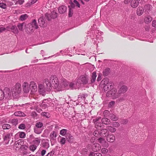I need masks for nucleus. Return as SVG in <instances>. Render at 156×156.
Wrapping results in <instances>:
<instances>
[{
  "mask_svg": "<svg viewBox=\"0 0 156 156\" xmlns=\"http://www.w3.org/2000/svg\"><path fill=\"white\" fill-rule=\"evenodd\" d=\"M89 155V156H102V154L100 153H94L93 152H90Z\"/></svg>",
  "mask_w": 156,
  "mask_h": 156,
  "instance_id": "nucleus-40",
  "label": "nucleus"
},
{
  "mask_svg": "<svg viewBox=\"0 0 156 156\" xmlns=\"http://www.w3.org/2000/svg\"><path fill=\"white\" fill-rule=\"evenodd\" d=\"M37 85L34 81H31L30 84L25 82L23 84V90L26 93H28L30 90L34 93L37 91Z\"/></svg>",
  "mask_w": 156,
  "mask_h": 156,
  "instance_id": "nucleus-1",
  "label": "nucleus"
},
{
  "mask_svg": "<svg viewBox=\"0 0 156 156\" xmlns=\"http://www.w3.org/2000/svg\"><path fill=\"white\" fill-rule=\"evenodd\" d=\"M125 98L123 97H121L118 98L117 100V101L118 102H121L125 100Z\"/></svg>",
  "mask_w": 156,
  "mask_h": 156,
  "instance_id": "nucleus-58",
  "label": "nucleus"
},
{
  "mask_svg": "<svg viewBox=\"0 0 156 156\" xmlns=\"http://www.w3.org/2000/svg\"><path fill=\"white\" fill-rule=\"evenodd\" d=\"M26 128L25 125L24 124H20L18 127V128L20 129H23Z\"/></svg>",
  "mask_w": 156,
  "mask_h": 156,
  "instance_id": "nucleus-55",
  "label": "nucleus"
},
{
  "mask_svg": "<svg viewBox=\"0 0 156 156\" xmlns=\"http://www.w3.org/2000/svg\"><path fill=\"white\" fill-rule=\"evenodd\" d=\"M38 22L39 26L41 27H42L45 23L44 19L43 17H41L38 19Z\"/></svg>",
  "mask_w": 156,
  "mask_h": 156,
  "instance_id": "nucleus-25",
  "label": "nucleus"
},
{
  "mask_svg": "<svg viewBox=\"0 0 156 156\" xmlns=\"http://www.w3.org/2000/svg\"><path fill=\"white\" fill-rule=\"evenodd\" d=\"M128 120L126 119H124L121 121V123L124 124H126L128 122Z\"/></svg>",
  "mask_w": 156,
  "mask_h": 156,
  "instance_id": "nucleus-62",
  "label": "nucleus"
},
{
  "mask_svg": "<svg viewBox=\"0 0 156 156\" xmlns=\"http://www.w3.org/2000/svg\"><path fill=\"white\" fill-rule=\"evenodd\" d=\"M54 151H51L50 152L48 153V154L46 156H51L53 155L54 154Z\"/></svg>",
  "mask_w": 156,
  "mask_h": 156,
  "instance_id": "nucleus-64",
  "label": "nucleus"
},
{
  "mask_svg": "<svg viewBox=\"0 0 156 156\" xmlns=\"http://www.w3.org/2000/svg\"><path fill=\"white\" fill-rule=\"evenodd\" d=\"M5 30H7V31H9V30L6 28H5L3 27H0V33L3 32L5 31Z\"/></svg>",
  "mask_w": 156,
  "mask_h": 156,
  "instance_id": "nucleus-57",
  "label": "nucleus"
},
{
  "mask_svg": "<svg viewBox=\"0 0 156 156\" xmlns=\"http://www.w3.org/2000/svg\"><path fill=\"white\" fill-rule=\"evenodd\" d=\"M50 80L52 87L57 91L62 90V88L61 87V84H59L58 80L57 77L51 76Z\"/></svg>",
  "mask_w": 156,
  "mask_h": 156,
  "instance_id": "nucleus-2",
  "label": "nucleus"
},
{
  "mask_svg": "<svg viewBox=\"0 0 156 156\" xmlns=\"http://www.w3.org/2000/svg\"><path fill=\"white\" fill-rule=\"evenodd\" d=\"M7 29L9 30L10 29H11L12 30V32L15 34H17L19 32L16 26L9 25L7 27Z\"/></svg>",
  "mask_w": 156,
  "mask_h": 156,
  "instance_id": "nucleus-14",
  "label": "nucleus"
},
{
  "mask_svg": "<svg viewBox=\"0 0 156 156\" xmlns=\"http://www.w3.org/2000/svg\"><path fill=\"white\" fill-rule=\"evenodd\" d=\"M43 126V123L40 122H38L36 124L35 127L40 128H41Z\"/></svg>",
  "mask_w": 156,
  "mask_h": 156,
  "instance_id": "nucleus-49",
  "label": "nucleus"
},
{
  "mask_svg": "<svg viewBox=\"0 0 156 156\" xmlns=\"http://www.w3.org/2000/svg\"><path fill=\"white\" fill-rule=\"evenodd\" d=\"M113 83L110 81L107 84L103 86V88L104 91L105 92L112 89L113 88Z\"/></svg>",
  "mask_w": 156,
  "mask_h": 156,
  "instance_id": "nucleus-10",
  "label": "nucleus"
},
{
  "mask_svg": "<svg viewBox=\"0 0 156 156\" xmlns=\"http://www.w3.org/2000/svg\"><path fill=\"white\" fill-rule=\"evenodd\" d=\"M0 7L3 9H5L6 7V5L4 3H0Z\"/></svg>",
  "mask_w": 156,
  "mask_h": 156,
  "instance_id": "nucleus-60",
  "label": "nucleus"
},
{
  "mask_svg": "<svg viewBox=\"0 0 156 156\" xmlns=\"http://www.w3.org/2000/svg\"><path fill=\"white\" fill-rule=\"evenodd\" d=\"M152 6L150 5H147L144 6L145 12L148 13L149 12Z\"/></svg>",
  "mask_w": 156,
  "mask_h": 156,
  "instance_id": "nucleus-31",
  "label": "nucleus"
},
{
  "mask_svg": "<svg viewBox=\"0 0 156 156\" xmlns=\"http://www.w3.org/2000/svg\"><path fill=\"white\" fill-rule=\"evenodd\" d=\"M112 125L113 127H117L119 126L120 124L119 123L115 122L112 123Z\"/></svg>",
  "mask_w": 156,
  "mask_h": 156,
  "instance_id": "nucleus-54",
  "label": "nucleus"
},
{
  "mask_svg": "<svg viewBox=\"0 0 156 156\" xmlns=\"http://www.w3.org/2000/svg\"><path fill=\"white\" fill-rule=\"evenodd\" d=\"M44 84L46 90L49 91L51 90L52 87L50 80L45 79L44 80Z\"/></svg>",
  "mask_w": 156,
  "mask_h": 156,
  "instance_id": "nucleus-7",
  "label": "nucleus"
},
{
  "mask_svg": "<svg viewBox=\"0 0 156 156\" xmlns=\"http://www.w3.org/2000/svg\"><path fill=\"white\" fill-rule=\"evenodd\" d=\"M41 115L44 116L48 118L50 117V115L48 112H43L41 113Z\"/></svg>",
  "mask_w": 156,
  "mask_h": 156,
  "instance_id": "nucleus-44",
  "label": "nucleus"
},
{
  "mask_svg": "<svg viewBox=\"0 0 156 156\" xmlns=\"http://www.w3.org/2000/svg\"><path fill=\"white\" fill-rule=\"evenodd\" d=\"M101 121L105 125H108L109 124L110 121L109 119L106 118H104L102 119Z\"/></svg>",
  "mask_w": 156,
  "mask_h": 156,
  "instance_id": "nucleus-30",
  "label": "nucleus"
},
{
  "mask_svg": "<svg viewBox=\"0 0 156 156\" xmlns=\"http://www.w3.org/2000/svg\"><path fill=\"white\" fill-rule=\"evenodd\" d=\"M10 122L13 125L15 126L18 124V120L17 119H13L10 120Z\"/></svg>",
  "mask_w": 156,
  "mask_h": 156,
  "instance_id": "nucleus-37",
  "label": "nucleus"
},
{
  "mask_svg": "<svg viewBox=\"0 0 156 156\" xmlns=\"http://www.w3.org/2000/svg\"><path fill=\"white\" fill-rule=\"evenodd\" d=\"M27 27H29L30 30L31 31L34 29H37L38 28V24L35 19L32 20L31 23L28 24Z\"/></svg>",
  "mask_w": 156,
  "mask_h": 156,
  "instance_id": "nucleus-5",
  "label": "nucleus"
},
{
  "mask_svg": "<svg viewBox=\"0 0 156 156\" xmlns=\"http://www.w3.org/2000/svg\"><path fill=\"white\" fill-rule=\"evenodd\" d=\"M23 23H19L17 25V27H18L19 30H20L22 31L23 30Z\"/></svg>",
  "mask_w": 156,
  "mask_h": 156,
  "instance_id": "nucleus-47",
  "label": "nucleus"
},
{
  "mask_svg": "<svg viewBox=\"0 0 156 156\" xmlns=\"http://www.w3.org/2000/svg\"><path fill=\"white\" fill-rule=\"evenodd\" d=\"M18 133L19 134V136L20 138H24L25 137L26 134L24 132H19Z\"/></svg>",
  "mask_w": 156,
  "mask_h": 156,
  "instance_id": "nucleus-42",
  "label": "nucleus"
},
{
  "mask_svg": "<svg viewBox=\"0 0 156 156\" xmlns=\"http://www.w3.org/2000/svg\"><path fill=\"white\" fill-rule=\"evenodd\" d=\"M110 81H109V79L107 78H106L103 79V80L101 82V83L100 84V86L101 87H103L104 86H105Z\"/></svg>",
  "mask_w": 156,
  "mask_h": 156,
  "instance_id": "nucleus-17",
  "label": "nucleus"
},
{
  "mask_svg": "<svg viewBox=\"0 0 156 156\" xmlns=\"http://www.w3.org/2000/svg\"><path fill=\"white\" fill-rule=\"evenodd\" d=\"M12 136V133H10L4 136L3 139L4 141H9V139Z\"/></svg>",
  "mask_w": 156,
  "mask_h": 156,
  "instance_id": "nucleus-26",
  "label": "nucleus"
},
{
  "mask_svg": "<svg viewBox=\"0 0 156 156\" xmlns=\"http://www.w3.org/2000/svg\"><path fill=\"white\" fill-rule=\"evenodd\" d=\"M110 69L108 68L105 69L103 72V75L105 76H107L110 73Z\"/></svg>",
  "mask_w": 156,
  "mask_h": 156,
  "instance_id": "nucleus-36",
  "label": "nucleus"
},
{
  "mask_svg": "<svg viewBox=\"0 0 156 156\" xmlns=\"http://www.w3.org/2000/svg\"><path fill=\"white\" fill-rule=\"evenodd\" d=\"M80 6L79 2L76 0H74L73 2L70 3V5L69 6V8L72 9L74 8L75 6L80 8Z\"/></svg>",
  "mask_w": 156,
  "mask_h": 156,
  "instance_id": "nucleus-15",
  "label": "nucleus"
},
{
  "mask_svg": "<svg viewBox=\"0 0 156 156\" xmlns=\"http://www.w3.org/2000/svg\"><path fill=\"white\" fill-rule=\"evenodd\" d=\"M50 141L52 142V140H55L56 137V133L55 131H53L50 134Z\"/></svg>",
  "mask_w": 156,
  "mask_h": 156,
  "instance_id": "nucleus-29",
  "label": "nucleus"
},
{
  "mask_svg": "<svg viewBox=\"0 0 156 156\" xmlns=\"http://www.w3.org/2000/svg\"><path fill=\"white\" fill-rule=\"evenodd\" d=\"M41 142V139L40 138H36L35 140L33 141V143L35 145L37 146L40 144Z\"/></svg>",
  "mask_w": 156,
  "mask_h": 156,
  "instance_id": "nucleus-34",
  "label": "nucleus"
},
{
  "mask_svg": "<svg viewBox=\"0 0 156 156\" xmlns=\"http://www.w3.org/2000/svg\"><path fill=\"white\" fill-rule=\"evenodd\" d=\"M139 4L138 0H132L131 2V5L133 8L136 7Z\"/></svg>",
  "mask_w": 156,
  "mask_h": 156,
  "instance_id": "nucleus-21",
  "label": "nucleus"
},
{
  "mask_svg": "<svg viewBox=\"0 0 156 156\" xmlns=\"http://www.w3.org/2000/svg\"><path fill=\"white\" fill-rule=\"evenodd\" d=\"M97 77L96 73L95 72H94L92 73L91 78V83H94L96 80Z\"/></svg>",
  "mask_w": 156,
  "mask_h": 156,
  "instance_id": "nucleus-28",
  "label": "nucleus"
},
{
  "mask_svg": "<svg viewBox=\"0 0 156 156\" xmlns=\"http://www.w3.org/2000/svg\"><path fill=\"white\" fill-rule=\"evenodd\" d=\"M115 136L112 134H108L106 137V140L107 141L109 142H113L115 140Z\"/></svg>",
  "mask_w": 156,
  "mask_h": 156,
  "instance_id": "nucleus-11",
  "label": "nucleus"
},
{
  "mask_svg": "<svg viewBox=\"0 0 156 156\" xmlns=\"http://www.w3.org/2000/svg\"><path fill=\"white\" fill-rule=\"evenodd\" d=\"M144 11V10L142 7H139L136 10V14L137 15L140 16L143 14Z\"/></svg>",
  "mask_w": 156,
  "mask_h": 156,
  "instance_id": "nucleus-23",
  "label": "nucleus"
},
{
  "mask_svg": "<svg viewBox=\"0 0 156 156\" xmlns=\"http://www.w3.org/2000/svg\"><path fill=\"white\" fill-rule=\"evenodd\" d=\"M106 95L107 97H111L113 99L117 98L120 96L118 92L117 93V90L115 88H112L111 90L108 91Z\"/></svg>",
  "mask_w": 156,
  "mask_h": 156,
  "instance_id": "nucleus-4",
  "label": "nucleus"
},
{
  "mask_svg": "<svg viewBox=\"0 0 156 156\" xmlns=\"http://www.w3.org/2000/svg\"><path fill=\"white\" fill-rule=\"evenodd\" d=\"M99 132L97 130H95L93 133L94 135L97 137H98L99 136Z\"/></svg>",
  "mask_w": 156,
  "mask_h": 156,
  "instance_id": "nucleus-59",
  "label": "nucleus"
},
{
  "mask_svg": "<svg viewBox=\"0 0 156 156\" xmlns=\"http://www.w3.org/2000/svg\"><path fill=\"white\" fill-rule=\"evenodd\" d=\"M4 98L3 91L2 89H0V100H2Z\"/></svg>",
  "mask_w": 156,
  "mask_h": 156,
  "instance_id": "nucleus-50",
  "label": "nucleus"
},
{
  "mask_svg": "<svg viewBox=\"0 0 156 156\" xmlns=\"http://www.w3.org/2000/svg\"><path fill=\"white\" fill-rule=\"evenodd\" d=\"M37 146L35 145H32L29 147L30 150L34 151L37 148Z\"/></svg>",
  "mask_w": 156,
  "mask_h": 156,
  "instance_id": "nucleus-46",
  "label": "nucleus"
},
{
  "mask_svg": "<svg viewBox=\"0 0 156 156\" xmlns=\"http://www.w3.org/2000/svg\"><path fill=\"white\" fill-rule=\"evenodd\" d=\"M28 16L26 14H23L20 17V19L21 20L23 21L24 20L27 19L28 18Z\"/></svg>",
  "mask_w": 156,
  "mask_h": 156,
  "instance_id": "nucleus-38",
  "label": "nucleus"
},
{
  "mask_svg": "<svg viewBox=\"0 0 156 156\" xmlns=\"http://www.w3.org/2000/svg\"><path fill=\"white\" fill-rule=\"evenodd\" d=\"M43 147L47 149L49 147V144L48 142H44L42 144Z\"/></svg>",
  "mask_w": 156,
  "mask_h": 156,
  "instance_id": "nucleus-43",
  "label": "nucleus"
},
{
  "mask_svg": "<svg viewBox=\"0 0 156 156\" xmlns=\"http://www.w3.org/2000/svg\"><path fill=\"white\" fill-rule=\"evenodd\" d=\"M2 128L3 129H9L10 128L11 126L8 124H4L2 126Z\"/></svg>",
  "mask_w": 156,
  "mask_h": 156,
  "instance_id": "nucleus-39",
  "label": "nucleus"
},
{
  "mask_svg": "<svg viewBox=\"0 0 156 156\" xmlns=\"http://www.w3.org/2000/svg\"><path fill=\"white\" fill-rule=\"evenodd\" d=\"M107 128L108 130L112 133H114L116 131V129L112 126H108L107 127Z\"/></svg>",
  "mask_w": 156,
  "mask_h": 156,
  "instance_id": "nucleus-33",
  "label": "nucleus"
},
{
  "mask_svg": "<svg viewBox=\"0 0 156 156\" xmlns=\"http://www.w3.org/2000/svg\"><path fill=\"white\" fill-rule=\"evenodd\" d=\"M24 2V0H17L15 3V4L16 5L19 4L20 5H21L23 4Z\"/></svg>",
  "mask_w": 156,
  "mask_h": 156,
  "instance_id": "nucleus-52",
  "label": "nucleus"
},
{
  "mask_svg": "<svg viewBox=\"0 0 156 156\" xmlns=\"http://www.w3.org/2000/svg\"><path fill=\"white\" fill-rule=\"evenodd\" d=\"M103 114L105 116H109L110 115L109 112L108 110H105L103 113Z\"/></svg>",
  "mask_w": 156,
  "mask_h": 156,
  "instance_id": "nucleus-56",
  "label": "nucleus"
},
{
  "mask_svg": "<svg viewBox=\"0 0 156 156\" xmlns=\"http://www.w3.org/2000/svg\"><path fill=\"white\" fill-rule=\"evenodd\" d=\"M58 10L59 13L63 14L66 12L67 7L65 5H62L58 8Z\"/></svg>",
  "mask_w": 156,
  "mask_h": 156,
  "instance_id": "nucleus-19",
  "label": "nucleus"
},
{
  "mask_svg": "<svg viewBox=\"0 0 156 156\" xmlns=\"http://www.w3.org/2000/svg\"><path fill=\"white\" fill-rule=\"evenodd\" d=\"M101 148L99 144L98 143H95L92 146V150L94 151H98Z\"/></svg>",
  "mask_w": 156,
  "mask_h": 156,
  "instance_id": "nucleus-16",
  "label": "nucleus"
},
{
  "mask_svg": "<svg viewBox=\"0 0 156 156\" xmlns=\"http://www.w3.org/2000/svg\"><path fill=\"white\" fill-rule=\"evenodd\" d=\"M127 90L128 88L126 86L122 85L120 87L118 92L120 95V94L126 93Z\"/></svg>",
  "mask_w": 156,
  "mask_h": 156,
  "instance_id": "nucleus-12",
  "label": "nucleus"
},
{
  "mask_svg": "<svg viewBox=\"0 0 156 156\" xmlns=\"http://www.w3.org/2000/svg\"><path fill=\"white\" fill-rule=\"evenodd\" d=\"M109 132L108 131V129H102L101 130V132L100 133V135L101 136H106L107 135L108 136Z\"/></svg>",
  "mask_w": 156,
  "mask_h": 156,
  "instance_id": "nucleus-22",
  "label": "nucleus"
},
{
  "mask_svg": "<svg viewBox=\"0 0 156 156\" xmlns=\"http://www.w3.org/2000/svg\"><path fill=\"white\" fill-rule=\"evenodd\" d=\"M115 104V101H111L109 103V104L108 105V107L109 108H112L114 105Z\"/></svg>",
  "mask_w": 156,
  "mask_h": 156,
  "instance_id": "nucleus-53",
  "label": "nucleus"
},
{
  "mask_svg": "<svg viewBox=\"0 0 156 156\" xmlns=\"http://www.w3.org/2000/svg\"><path fill=\"white\" fill-rule=\"evenodd\" d=\"M66 138L64 137H61V138L60 139V142L61 144L62 145L66 143Z\"/></svg>",
  "mask_w": 156,
  "mask_h": 156,
  "instance_id": "nucleus-51",
  "label": "nucleus"
},
{
  "mask_svg": "<svg viewBox=\"0 0 156 156\" xmlns=\"http://www.w3.org/2000/svg\"><path fill=\"white\" fill-rule=\"evenodd\" d=\"M74 84L72 82L69 83V89L70 88L72 89H76V88L74 87Z\"/></svg>",
  "mask_w": 156,
  "mask_h": 156,
  "instance_id": "nucleus-48",
  "label": "nucleus"
},
{
  "mask_svg": "<svg viewBox=\"0 0 156 156\" xmlns=\"http://www.w3.org/2000/svg\"><path fill=\"white\" fill-rule=\"evenodd\" d=\"M22 90L21 86L20 83H16L11 89L12 96L15 98H18Z\"/></svg>",
  "mask_w": 156,
  "mask_h": 156,
  "instance_id": "nucleus-3",
  "label": "nucleus"
},
{
  "mask_svg": "<svg viewBox=\"0 0 156 156\" xmlns=\"http://www.w3.org/2000/svg\"><path fill=\"white\" fill-rule=\"evenodd\" d=\"M49 16H50L51 18L54 19L57 17V13L55 11H53L50 14L46 15V16L47 17V18L48 20H50L51 19L49 17Z\"/></svg>",
  "mask_w": 156,
  "mask_h": 156,
  "instance_id": "nucleus-13",
  "label": "nucleus"
},
{
  "mask_svg": "<svg viewBox=\"0 0 156 156\" xmlns=\"http://www.w3.org/2000/svg\"><path fill=\"white\" fill-rule=\"evenodd\" d=\"M67 130L63 129L60 131V134L62 136H64L66 133Z\"/></svg>",
  "mask_w": 156,
  "mask_h": 156,
  "instance_id": "nucleus-45",
  "label": "nucleus"
},
{
  "mask_svg": "<svg viewBox=\"0 0 156 156\" xmlns=\"http://www.w3.org/2000/svg\"><path fill=\"white\" fill-rule=\"evenodd\" d=\"M152 18L150 16H146L144 19V22L146 24H148L151 21Z\"/></svg>",
  "mask_w": 156,
  "mask_h": 156,
  "instance_id": "nucleus-24",
  "label": "nucleus"
},
{
  "mask_svg": "<svg viewBox=\"0 0 156 156\" xmlns=\"http://www.w3.org/2000/svg\"><path fill=\"white\" fill-rule=\"evenodd\" d=\"M88 78L87 76H80L77 80V83L85 85L87 84L88 81Z\"/></svg>",
  "mask_w": 156,
  "mask_h": 156,
  "instance_id": "nucleus-6",
  "label": "nucleus"
},
{
  "mask_svg": "<svg viewBox=\"0 0 156 156\" xmlns=\"http://www.w3.org/2000/svg\"><path fill=\"white\" fill-rule=\"evenodd\" d=\"M38 88L39 93L44 95L46 90L44 85H43L42 84H38Z\"/></svg>",
  "mask_w": 156,
  "mask_h": 156,
  "instance_id": "nucleus-9",
  "label": "nucleus"
},
{
  "mask_svg": "<svg viewBox=\"0 0 156 156\" xmlns=\"http://www.w3.org/2000/svg\"><path fill=\"white\" fill-rule=\"evenodd\" d=\"M69 17H71L72 16L73 14V11L72 10V9L69 8Z\"/></svg>",
  "mask_w": 156,
  "mask_h": 156,
  "instance_id": "nucleus-63",
  "label": "nucleus"
},
{
  "mask_svg": "<svg viewBox=\"0 0 156 156\" xmlns=\"http://www.w3.org/2000/svg\"><path fill=\"white\" fill-rule=\"evenodd\" d=\"M34 132L37 134H39L41 133L42 130L39 128L35 127L34 128Z\"/></svg>",
  "mask_w": 156,
  "mask_h": 156,
  "instance_id": "nucleus-41",
  "label": "nucleus"
},
{
  "mask_svg": "<svg viewBox=\"0 0 156 156\" xmlns=\"http://www.w3.org/2000/svg\"><path fill=\"white\" fill-rule=\"evenodd\" d=\"M98 142L102 144L104 147H108V144L104 139L102 138H100L98 139Z\"/></svg>",
  "mask_w": 156,
  "mask_h": 156,
  "instance_id": "nucleus-18",
  "label": "nucleus"
},
{
  "mask_svg": "<svg viewBox=\"0 0 156 156\" xmlns=\"http://www.w3.org/2000/svg\"><path fill=\"white\" fill-rule=\"evenodd\" d=\"M109 117L113 121H116L118 119V118L113 114H110Z\"/></svg>",
  "mask_w": 156,
  "mask_h": 156,
  "instance_id": "nucleus-35",
  "label": "nucleus"
},
{
  "mask_svg": "<svg viewBox=\"0 0 156 156\" xmlns=\"http://www.w3.org/2000/svg\"><path fill=\"white\" fill-rule=\"evenodd\" d=\"M62 86L61 85V87H62V90H63V88L64 87L65 89H69V82L67 81L66 80H64L61 83Z\"/></svg>",
  "mask_w": 156,
  "mask_h": 156,
  "instance_id": "nucleus-20",
  "label": "nucleus"
},
{
  "mask_svg": "<svg viewBox=\"0 0 156 156\" xmlns=\"http://www.w3.org/2000/svg\"><path fill=\"white\" fill-rule=\"evenodd\" d=\"M108 150L106 148H102L101 149V152L103 154H105L108 152Z\"/></svg>",
  "mask_w": 156,
  "mask_h": 156,
  "instance_id": "nucleus-61",
  "label": "nucleus"
},
{
  "mask_svg": "<svg viewBox=\"0 0 156 156\" xmlns=\"http://www.w3.org/2000/svg\"><path fill=\"white\" fill-rule=\"evenodd\" d=\"M4 97L7 99H10L11 97L12 93H11L10 89L7 87H5L3 90Z\"/></svg>",
  "mask_w": 156,
  "mask_h": 156,
  "instance_id": "nucleus-8",
  "label": "nucleus"
},
{
  "mask_svg": "<svg viewBox=\"0 0 156 156\" xmlns=\"http://www.w3.org/2000/svg\"><path fill=\"white\" fill-rule=\"evenodd\" d=\"M14 115L16 116L24 117L26 116L25 114L23 112L18 111L15 112Z\"/></svg>",
  "mask_w": 156,
  "mask_h": 156,
  "instance_id": "nucleus-27",
  "label": "nucleus"
},
{
  "mask_svg": "<svg viewBox=\"0 0 156 156\" xmlns=\"http://www.w3.org/2000/svg\"><path fill=\"white\" fill-rule=\"evenodd\" d=\"M66 138L67 140L69 143H72L73 141V137L70 134L67 135Z\"/></svg>",
  "mask_w": 156,
  "mask_h": 156,
  "instance_id": "nucleus-32",
  "label": "nucleus"
}]
</instances>
